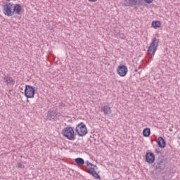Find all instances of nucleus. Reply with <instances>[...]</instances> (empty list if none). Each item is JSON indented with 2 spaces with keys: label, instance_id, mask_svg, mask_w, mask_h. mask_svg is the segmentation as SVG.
Masks as SVG:
<instances>
[{
  "label": "nucleus",
  "instance_id": "obj_1",
  "mask_svg": "<svg viewBox=\"0 0 180 180\" xmlns=\"http://www.w3.org/2000/svg\"><path fill=\"white\" fill-rule=\"evenodd\" d=\"M160 43V39L157 38H154L151 43L150 44V46L148 48V53L150 56H152L154 57L155 56V51H157V49H158V44Z\"/></svg>",
  "mask_w": 180,
  "mask_h": 180
},
{
  "label": "nucleus",
  "instance_id": "obj_2",
  "mask_svg": "<svg viewBox=\"0 0 180 180\" xmlns=\"http://www.w3.org/2000/svg\"><path fill=\"white\" fill-rule=\"evenodd\" d=\"M62 134L68 140H75V132H74V129L71 127H65L62 131Z\"/></svg>",
  "mask_w": 180,
  "mask_h": 180
},
{
  "label": "nucleus",
  "instance_id": "obj_3",
  "mask_svg": "<svg viewBox=\"0 0 180 180\" xmlns=\"http://www.w3.org/2000/svg\"><path fill=\"white\" fill-rule=\"evenodd\" d=\"M76 133L79 137H84L88 134V129L84 122H80L76 126Z\"/></svg>",
  "mask_w": 180,
  "mask_h": 180
},
{
  "label": "nucleus",
  "instance_id": "obj_4",
  "mask_svg": "<svg viewBox=\"0 0 180 180\" xmlns=\"http://www.w3.org/2000/svg\"><path fill=\"white\" fill-rule=\"evenodd\" d=\"M144 4V0H125V6H131V8H134V6H141Z\"/></svg>",
  "mask_w": 180,
  "mask_h": 180
},
{
  "label": "nucleus",
  "instance_id": "obj_5",
  "mask_svg": "<svg viewBox=\"0 0 180 180\" xmlns=\"http://www.w3.org/2000/svg\"><path fill=\"white\" fill-rule=\"evenodd\" d=\"M58 117H60L59 112L54 110L48 111L46 116L47 120H50L51 122H57V120H58Z\"/></svg>",
  "mask_w": 180,
  "mask_h": 180
},
{
  "label": "nucleus",
  "instance_id": "obj_6",
  "mask_svg": "<svg viewBox=\"0 0 180 180\" xmlns=\"http://www.w3.org/2000/svg\"><path fill=\"white\" fill-rule=\"evenodd\" d=\"M25 95L28 99L34 98V88L32 86L26 85L25 89Z\"/></svg>",
  "mask_w": 180,
  "mask_h": 180
},
{
  "label": "nucleus",
  "instance_id": "obj_7",
  "mask_svg": "<svg viewBox=\"0 0 180 180\" xmlns=\"http://www.w3.org/2000/svg\"><path fill=\"white\" fill-rule=\"evenodd\" d=\"M12 8H13V4L8 3L4 6L3 12L6 16L11 18L13 15V12L12 11Z\"/></svg>",
  "mask_w": 180,
  "mask_h": 180
},
{
  "label": "nucleus",
  "instance_id": "obj_8",
  "mask_svg": "<svg viewBox=\"0 0 180 180\" xmlns=\"http://www.w3.org/2000/svg\"><path fill=\"white\" fill-rule=\"evenodd\" d=\"M117 72L120 77H126L129 72V69L126 65H120L117 68Z\"/></svg>",
  "mask_w": 180,
  "mask_h": 180
},
{
  "label": "nucleus",
  "instance_id": "obj_9",
  "mask_svg": "<svg viewBox=\"0 0 180 180\" xmlns=\"http://www.w3.org/2000/svg\"><path fill=\"white\" fill-rule=\"evenodd\" d=\"M155 169H159L160 171H162L165 169V162H164V159L162 158H159L154 164Z\"/></svg>",
  "mask_w": 180,
  "mask_h": 180
},
{
  "label": "nucleus",
  "instance_id": "obj_10",
  "mask_svg": "<svg viewBox=\"0 0 180 180\" xmlns=\"http://www.w3.org/2000/svg\"><path fill=\"white\" fill-rule=\"evenodd\" d=\"M4 82L7 85V86H13L15 84V81L13 79V77L9 76V75L4 76Z\"/></svg>",
  "mask_w": 180,
  "mask_h": 180
},
{
  "label": "nucleus",
  "instance_id": "obj_11",
  "mask_svg": "<svg viewBox=\"0 0 180 180\" xmlns=\"http://www.w3.org/2000/svg\"><path fill=\"white\" fill-rule=\"evenodd\" d=\"M146 161L148 164H154V161H155V155H154V153L147 152L146 154Z\"/></svg>",
  "mask_w": 180,
  "mask_h": 180
},
{
  "label": "nucleus",
  "instance_id": "obj_12",
  "mask_svg": "<svg viewBox=\"0 0 180 180\" xmlns=\"http://www.w3.org/2000/svg\"><path fill=\"white\" fill-rule=\"evenodd\" d=\"M101 112H103L104 115H110L112 113V108L109 105H105L101 107Z\"/></svg>",
  "mask_w": 180,
  "mask_h": 180
},
{
  "label": "nucleus",
  "instance_id": "obj_13",
  "mask_svg": "<svg viewBox=\"0 0 180 180\" xmlns=\"http://www.w3.org/2000/svg\"><path fill=\"white\" fill-rule=\"evenodd\" d=\"M158 144L160 148H165L166 146L165 140L162 136L158 139Z\"/></svg>",
  "mask_w": 180,
  "mask_h": 180
},
{
  "label": "nucleus",
  "instance_id": "obj_14",
  "mask_svg": "<svg viewBox=\"0 0 180 180\" xmlns=\"http://www.w3.org/2000/svg\"><path fill=\"white\" fill-rule=\"evenodd\" d=\"M20 11H22V6H20V5L19 4H15L13 6V12L14 13H15L16 15H20Z\"/></svg>",
  "mask_w": 180,
  "mask_h": 180
},
{
  "label": "nucleus",
  "instance_id": "obj_15",
  "mask_svg": "<svg viewBox=\"0 0 180 180\" xmlns=\"http://www.w3.org/2000/svg\"><path fill=\"white\" fill-rule=\"evenodd\" d=\"M152 27L154 29H158V27H161V22L158 20H155L152 22Z\"/></svg>",
  "mask_w": 180,
  "mask_h": 180
},
{
  "label": "nucleus",
  "instance_id": "obj_16",
  "mask_svg": "<svg viewBox=\"0 0 180 180\" xmlns=\"http://www.w3.org/2000/svg\"><path fill=\"white\" fill-rule=\"evenodd\" d=\"M75 162H76L77 165H84L85 164V161L82 158L75 159Z\"/></svg>",
  "mask_w": 180,
  "mask_h": 180
},
{
  "label": "nucleus",
  "instance_id": "obj_17",
  "mask_svg": "<svg viewBox=\"0 0 180 180\" xmlns=\"http://www.w3.org/2000/svg\"><path fill=\"white\" fill-rule=\"evenodd\" d=\"M143 134L144 137H148L151 134V130L150 128H146L143 131Z\"/></svg>",
  "mask_w": 180,
  "mask_h": 180
},
{
  "label": "nucleus",
  "instance_id": "obj_18",
  "mask_svg": "<svg viewBox=\"0 0 180 180\" xmlns=\"http://www.w3.org/2000/svg\"><path fill=\"white\" fill-rule=\"evenodd\" d=\"M89 171H88V174H91V172H95L96 169H98V167L95 165H93V166H90V167H89Z\"/></svg>",
  "mask_w": 180,
  "mask_h": 180
},
{
  "label": "nucleus",
  "instance_id": "obj_19",
  "mask_svg": "<svg viewBox=\"0 0 180 180\" xmlns=\"http://www.w3.org/2000/svg\"><path fill=\"white\" fill-rule=\"evenodd\" d=\"M90 175L94 176V178H95L96 179H101V176H99V174H98V173H96V171L91 172Z\"/></svg>",
  "mask_w": 180,
  "mask_h": 180
},
{
  "label": "nucleus",
  "instance_id": "obj_20",
  "mask_svg": "<svg viewBox=\"0 0 180 180\" xmlns=\"http://www.w3.org/2000/svg\"><path fill=\"white\" fill-rule=\"evenodd\" d=\"M17 168H25V165L22 162H18L17 165Z\"/></svg>",
  "mask_w": 180,
  "mask_h": 180
},
{
  "label": "nucleus",
  "instance_id": "obj_21",
  "mask_svg": "<svg viewBox=\"0 0 180 180\" xmlns=\"http://www.w3.org/2000/svg\"><path fill=\"white\" fill-rule=\"evenodd\" d=\"M85 162H86V166L89 167V168L90 167H94V164L91 163V162H89V160H86Z\"/></svg>",
  "mask_w": 180,
  "mask_h": 180
},
{
  "label": "nucleus",
  "instance_id": "obj_22",
  "mask_svg": "<svg viewBox=\"0 0 180 180\" xmlns=\"http://www.w3.org/2000/svg\"><path fill=\"white\" fill-rule=\"evenodd\" d=\"M146 4H151L153 2V0H144Z\"/></svg>",
  "mask_w": 180,
  "mask_h": 180
},
{
  "label": "nucleus",
  "instance_id": "obj_23",
  "mask_svg": "<svg viewBox=\"0 0 180 180\" xmlns=\"http://www.w3.org/2000/svg\"><path fill=\"white\" fill-rule=\"evenodd\" d=\"M89 1V2H96V1H98V0H88Z\"/></svg>",
  "mask_w": 180,
  "mask_h": 180
},
{
  "label": "nucleus",
  "instance_id": "obj_24",
  "mask_svg": "<svg viewBox=\"0 0 180 180\" xmlns=\"http://www.w3.org/2000/svg\"><path fill=\"white\" fill-rule=\"evenodd\" d=\"M63 105H64L63 103H60V106H63Z\"/></svg>",
  "mask_w": 180,
  "mask_h": 180
},
{
  "label": "nucleus",
  "instance_id": "obj_25",
  "mask_svg": "<svg viewBox=\"0 0 180 180\" xmlns=\"http://www.w3.org/2000/svg\"><path fill=\"white\" fill-rule=\"evenodd\" d=\"M6 1H11V0H6Z\"/></svg>",
  "mask_w": 180,
  "mask_h": 180
}]
</instances>
